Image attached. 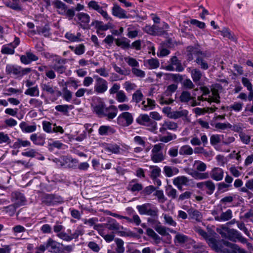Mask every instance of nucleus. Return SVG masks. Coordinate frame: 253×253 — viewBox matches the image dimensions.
I'll list each match as a JSON object with an SVG mask.
<instances>
[{
    "instance_id": "1",
    "label": "nucleus",
    "mask_w": 253,
    "mask_h": 253,
    "mask_svg": "<svg viewBox=\"0 0 253 253\" xmlns=\"http://www.w3.org/2000/svg\"><path fill=\"white\" fill-rule=\"evenodd\" d=\"M209 246L216 253H239L242 249L236 244L215 238L210 239Z\"/></svg>"
},
{
    "instance_id": "2",
    "label": "nucleus",
    "mask_w": 253,
    "mask_h": 253,
    "mask_svg": "<svg viewBox=\"0 0 253 253\" xmlns=\"http://www.w3.org/2000/svg\"><path fill=\"white\" fill-rule=\"evenodd\" d=\"M136 208L140 214L149 215L153 218H148V222L153 223L156 222V219L158 218L159 210L157 207L151 203L138 205Z\"/></svg>"
},
{
    "instance_id": "3",
    "label": "nucleus",
    "mask_w": 253,
    "mask_h": 253,
    "mask_svg": "<svg viewBox=\"0 0 253 253\" xmlns=\"http://www.w3.org/2000/svg\"><path fill=\"white\" fill-rule=\"evenodd\" d=\"M31 71L30 68H22L21 66L16 65L7 64L6 66V73L12 76L14 78H22Z\"/></svg>"
},
{
    "instance_id": "4",
    "label": "nucleus",
    "mask_w": 253,
    "mask_h": 253,
    "mask_svg": "<svg viewBox=\"0 0 253 253\" xmlns=\"http://www.w3.org/2000/svg\"><path fill=\"white\" fill-rule=\"evenodd\" d=\"M217 232L221 236L232 242H236L240 233L233 228L230 229L222 226L220 229H217Z\"/></svg>"
},
{
    "instance_id": "5",
    "label": "nucleus",
    "mask_w": 253,
    "mask_h": 253,
    "mask_svg": "<svg viewBox=\"0 0 253 253\" xmlns=\"http://www.w3.org/2000/svg\"><path fill=\"white\" fill-rule=\"evenodd\" d=\"M136 122L140 125L148 127L151 131L154 132L157 129V122L150 119L147 114H140L136 119Z\"/></svg>"
},
{
    "instance_id": "6",
    "label": "nucleus",
    "mask_w": 253,
    "mask_h": 253,
    "mask_svg": "<svg viewBox=\"0 0 253 253\" xmlns=\"http://www.w3.org/2000/svg\"><path fill=\"white\" fill-rule=\"evenodd\" d=\"M39 249L42 252L48 250L51 253H60L62 252L61 249L60 247V244L51 238H49L46 242L41 245L39 247Z\"/></svg>"
},
{
    "instance_id": "7",
    "label": "nucleus",
    "mask_w": 253,
    "mask_h": 253,
    "mask_svg": "<svg viewBox=\"0 0 253 253\" xmlns=\"http://www.w3.org/2000/svg\"><path fill=\"white\" fill-rule=\"evenodd\" d=\"M42 204L46 206H53L63 202V198L59 196L52 194H44L41 197Z\"/></svg>"
},
{
    "instance_id": "8",
    "label": "nucleus",
    "mask_w": 253,
    "mask_h": 253,
    "mask_svg": "<svg viewBox=\"0 0 253 253\" xmlns=\"http://www.w3.org/2000/svg\"><path fill=\"white\" fill-rule=\"evenodd\" d=\"M67 62V59L63 58L58 55L52 60L53 65L52 68L57 73L62 74L65 72L67 68L65 64Z\"/></svg>"
},
{
    "instance_id": "9",
    "label": "nucleus",
    "mask_w": 253,
    "mask_h": 253,
    "mask_svg": "<svg viewBox=\"0 0 253 253\" xmlns=\"http://www.w3.org/2000/svg\"><path fill=\"white\" fill-rule=\"evenodd\" d=\"M88 7L96 11L106 20H112V18L108 15L107 11L104 9V6H100L98 2L95 0H91L88 3Z\"/></svg>"
},
{
    "instance_id": "10",
    "label": "nucleus",
    "mask_w": 253,
    "mask_h": 253,
    "mask_svg": "<svg viewBox=\"0 0 253 253\" xmlns=\"http://www.w3.org/2000/svg\"><path fill=\"white\" fill-rule=\"evenodd\" d=\"M170 61V64L165 67L166 70L169 71L175 70L179 72L184 71V68L182 65L181 61L176 56H172Z\"/></svg>"
},
{
    "instance_id": "11",
    "label": "nucleus",
    "mask_w": 253,
    "mask_h": 253,
    "mask_svg": "<svg viewBox=\"0 0 253 253\" xmlns=\"http://www.w3.org/2000/svg\"><path fill=\"white\" fill-rule=\"evenodd\" d=\"M94 78L95 79V83L94 87V91L97 93H103L108 89L107 82L98 76H94Z\"/></svg>"
},
{
    "instance_id": "12",
    "label": "nucleus",
    "mask_w": 253,
    "mask_h": 253,
    "mask_svg": "<svg viewBox=\"0 0 253 253\" xmlns=\"http://www.w3.org/2000/svg\"><path fill=\"white\" fill-rule=\"evenodd\" d=\"M118 123L123 126H129L133 121L132 115L128 112H125L120 114L117 119Z\"/></svg>"
},
{
    "instance_id": "13",
    "label": "nucleus",
    "mask_w": 253,
    "mask_h": 253,
    "mask_svg": "<svg viewBox=\"0 0 253 253\" xmlns=\"http://www.w3.org/2000/svg\"><path fill=\"white\" fill-rule=\"evenodd\" d=\"M11 200L13 204L18 207L25 205L26 202V199L24 195L17 191L11 193Z\"/></svg>"
},
{
    "instance_id": "14",
    "label": "nucleus",
    "mask_w": 253,
    "mask_h": 253,
    "mask_svg": "<svg viewBox=\"0 0 253 253\" xmlns=\"http://www.w3.org/2000/svg\"><path fill=\"white\" fill-rule=\"evenodd\" d=\"M104 227L111 231H118L123 229V227L121 226L115 219L110 217L107 218L106 222L104 223Z\"/></svg>"
},
{
    "instance_id": "15",
    "label": "nucleus",
    "mask_w": 253,
    "mask_h": 253,
    "mask_svg": "<svg viewBox=\"0 0 253 253\" xmlns=\"http://www.w3.org/2000/svg\"><path fill=\"white\" fill-rule=\"evenodd\" d=\"M118 109L114 105H111L109 107H106L104 111L103 117H107L108 120H112L117 116Z\"/></svg>"
},
{
    "instance_id": "16",
    "label": "nucleus",
    "mask_w": 253,
    "mask_h": 253,
    "mask_svg": "<svg viewBox=\"0 0 253 253\" xmlns=\"http://www.w3.org/2000/svg\"><path fill=\"white\" fill-rule=\"evenodd\" d=\"M177 127L178 126L176 123L170 121H166L162 124V126L160 128V132L165 134L166 133L167 129L176 130Z\"/></svg>"
},
{
    "instance_id": "17",
    "label": "nucleus",
    "mask_w": 253,
    "mask_h": 253,
    "mask_svg": "<svg viewBox=\"0 0 253 253\" xmlns=\"http://www.w3.org/2000/svg\"><path fill=\"white\" fill-rule=\"evenodd\" d=\"M77 16L79 20L81 22V26L84 29H89L88 23L90 21L89 15L85 13L80 12L79 13Z\"/></svg>"
},
{
    "instance_id": "18",
    "label": "nucleus",
    "mask_w": 253,
    "mask_h": 253,
    "mask_svg": "<svg viewBox=\"0 0 253 253\" xmlns=\"http://www.w3.org/2000/svg\"><path fill=\"white\" fill-rule=\"evenodd\" d=\"M112 13L114 16L121 19L127 18L126 11L116 3L114 4L112 9Z\"/></svg>"
},
{
    "instance_id": "19",
    "label": "nucleus",
    "mask_w": 253,
    "mask_h": 253,
    "mask_svg": "<svg viewBox=\"0 0 253 253\" xmlns=\"http://www.w3.org/2000/svg\"><path fill=\"white\" fill-rule=\"evenodd\" d=\"M206 53L204 52L203 55H200L196 57L195 61L199 67L204 70H206L209 68V64L206 59Z\"/></svg>"
},
{
    "instance_id": "20",
    "label": "nucleus",
    "mask_w": 253,
    "mask_h": 253,
    "mask_svg": "<svg viewBox=\"0 0 253 253\" xmlns=\"http://www.w3.org/2000/svg\"><path fill=\"white\" fill-rule=\"evenodd\" d=\"M109 25V23L104 24L103 22L101 21L94 20L91 22L90 25L95 26V28L96 29V33L98 35H99L100 31H106L110 29V26Z\"/></svg>"
},
{
    "instance_id": "21",
    "label": "nucleus",
    "mask_w": 253,
    "mask_h": 253,
    "mask_svg": "<svg viewBox=\"0 0 253 253\" xmlns=\"http://www.w3.org/2000/svg\"><path fill=\"white\" fill-rule=\"evenodd\" d=\"M106 107L104 102L100 100L96 104L93 106V111L98 117L102 118L104 114V111Z\"/></svg>"
},
{
    "instance_id": "22",
    "label": "nucleus",
    "mask_w": 253,
    "mask_h": 253,
    "mask_svg": "<svg viewBox=\"0 0 253 253\" xmlns=\"http://www.w3.org/2000/svg\"><path fill=\"white\" fill-rule=\"evenodd\" d=\"M224 172L222 169L219 168H213L210 173L211 177L217 181L223 179Z\"/></svg>"
},
{
    "instance_id": "23",
    "label": "nucleus",
    "mask_w": 253,
    "mask_h": 253,
    "mask_svg": "<svg viewBox=\"0 0 253 253\" xmlns=\"http://www.w3.org/2000/svg\"><path fill=\"white\" fill-rule=\"evenodd\" d=\"M41 86L42 91L44 92L47 94L53 95L56 94V87L54 86L49 82L41 84Z\"/></svg>"
},
{
    "instance_id": "24",
    "label": "nucleus",
    "mask_w": 253,
    "mask_h": 253,
    "mask_svg": "<svg viewBox=\"0 0 253 253\" xmlns=\"http://www.w3.org/2000/svg\"><path fill=\"white\" fill-rule=\"evenodd\" d=\"M104 151L112 154H118L120 153L121 149L120 146L116 143L106 144L104 147Z\"/></svg>"
},
{
    "instance_id": "25",
    "label": "nucleus",
    "mask_w": 253,
    "mask_h": 253,
    "mask_svg": "<svg viewBox=\"0 0 253 253\" xmlns=\"http://www.w3.org/2000/svg\"><path fill=\"white\" fill-rule=\"evenodd\" d=\"M115 132V128L109 126H101L98 129V133L100 135H109Z\"/></svg>"
},
{
    "instance_id": "26",
    "label": "nucleus",
    "mask_w": 253,
    "mask_h": 253,
    "mask_svg": "<svg viewBox=\"0 0 253 253\" xmlns=\"http://www.w3.org/2000/svg\"><path fill=\"white\" fill-rule=\"evenodd\" d=\"M168 79L171 80L173 82L178 84L182 83L184 77L185 75H180L179 74L166 73L164 74Z\"/></svg>"
},
{
    "instance_id": "27",
    "label": "nucleus",
    "mask_w": 253,
    "mask_h": 253,
    "mask_svg": "<svg viewBox=\"0 0 253 253\" xmlns=\"http://www.w3.org/2000/svg\"><path fill=\"white\" fill-rule=\"evenodd\" d=\"M187 212L191 218L195 219L198 222L202 221V214L198 210L191 208L187 211Z\"/></svg>"
},
{
    "instance_id": "28",
    "label": "nucleus",
    "mask_w": 253,
    "mask_h": 253,
    "mask_svg": "<svg viewBox=\"0 0 253 253\" xmlns=\"http://www.w3.org/2000/svg\"><path fill=\"white\" fill-rule=\"evenodd\" d=\"M191 239L187 236L179 233H177L174 239L175 244H182L187 242L191 243Z\"/></svg>"
},
{
    "instance_id": "29",
    "label": "nucleus",
    "mask_w": 253,
    "mask_h": 253,
    "mask_svg": "<svg viewBox=\"0 0 253 253\" xmlns=\"http://www.w3.org/2000/svg\"><path fill=\"white\" fill-rule=\"evenodd\" d=\"M19 126L22 131L26 133H31L36 130L37 126L35 124L29 126L25 122H22L20 124Z\"/></svg>"
},
{
    "instance_id": "30",
    "label": "nucleus",
    "mask_w": 253,
    "mask_h": 253,
    "mask_svg": "<svg viewBox=\"0 0 253 253\" xmlns=\"http://www.w3.org/2000/svg\"><path fill=\"white\" fill-rule=\"evenodd\" d=\"M31 140L36 145H43L45 143L44 138L42 135H38L36 133L32 134L30 136Z\"/></svg>"
},
{
    "instance_id": "31",
    "label": "nucleus",
    "mask_w": 253,
    "mask_h": 253,
    "mask_svg": "<svg viewBox=\"0 0 253 253\" xmlns=\"http://www.w3.org/2000/svg\"><path fill=\"white\" fill-rule=\"evenodd\" d=\"M232 211L230 209H228L226 211L222 212L220 215V217H217L218 221H226L231 219L232 217Z\"/></svg>"
},
{
    "instance_id": "32",
    "label": "nucleus",
    "mask_w": 253,
    "mask_h": 253,
    "mask_svg": "<svg viewBox=\"0 0 253 253\" xmlns=\"http://www.w3.org/2000/svg\"><path fill=\"white\" fill-rule=\"evenodd\" d=\"M147 235L151 238L155 242L156 244H158L161 243L162 238L160 237L152 229L148 228L146 230Z\"/></svg>"
},
{
    "instance_id": "33",
    "label": "nucleus",
    "mask_w": 253,
    "mask_h": 253,
    "mask_svg": "<svg viewBox=\"0 0 253 253\" xmlns=\"http://www.w3.org/2000/svg\"><path fill=\"white\" fill-rule=\"evenodd\" d=\"M186 52H191L192 54L198 56L200 55H203L204 52L202 51L200 49V46L198 44L195 46L189 45L186 48Z\"/></svg>"
},
{
    "instance_id": "34",
    "label": "nucleus",
    "mask_w": 253,
    "mask_h": 253,
    "mask_svg": "<svg viewBox=\"0 0 253 253\" xmlns=\"http://www.w3.org/2000/svg\"><path fill=\"white\" fill-rule=\"evenodd\" d=\"M188 173L196 179H205L209 177L208 172L201 173L197 170H193Z\"/></svg>"
},
{
    "instance_id": "35",
    "label": "nucleus",
    "mask_w": 253,
    "mask_h": 253,
    "mask_svg": "<svg viewBox=\"0 0 253 253\" xmlns=\"http://www.w3.org/2000/svg\"><path fill=\"white\" fill-rule=\"evenodd\" d=\"M50 28L46 24L43 27H37V33L39 35L42 34L45 37H49L50 35Z\"/></svg>"
},
{
    "instance_id": "36",
    "label": "nucleus",
    "mask_w": 253,
    "mask_h": 253,
    "mask_svg": "<svg viewBox=\"0 0 253 253\" xmlns=\"http://www.w3.org/2000/svg\"><path fill=\"white\" fill-rule=\"evenodd\" d=\"M143 188V185L139 183H135L133 184H128L126 187L127 190L132 193L139 192L140 191L141 192Z\"/></svg>"
},
{
    "instance_id": "37",
    "label": "nucleus",
    "mask_w": 253,
    "mask_h": 253,
    "mask_svg": "<svg viewBox=\"0 0 253 253\" xmlns=\"http://www.w3.org/2000/svg\"><path fill=\"white\" fill-rule=\"evenodd\" d=\"M53 4L56 8L60 9V11H59V14L62 15L65 14L67 6L64 3L60 0H55L53 2Z\"/></svg>"
},
{
    "instance_id": "38",
    "label": "nucleus",
    "mask_w": 253,
    "mask_h": 253,
    "mask_svg": "<svg viewBox=\"0 0 253 253\" xmlns=\"http://www.w3.org/2000/svg\"><path fill=\"white\" fill-rule=\"evenodd\" d=\"M143 105L142 109L147 111L153 109L155 106V102L154 100L150 98H147V102L143 101L142 102Z\"/></svg>"
},
{
    "instance_id": "39",
    "label": "nucleus",
    "mask_w": 253,
    "mask_h": 253,
    "mask_svg": "<svg viewBox=\"0 0 253 253\" xmlns=\"http://www.w3.org/2000/svg\"><path fill=\"white\" fill-rule=\"evenodd\" d=\"M164 171L166 176L171 177L173 175L178 173L179 170L177 168H171V167L166 166L164 168Z\"/></svg>"
},
{
    "instance_id": "40",
    "label": "nucleus",
    "mask_w": 253,
    "mask_h": 253,
    "mask_svg": "<svg viewBox=\"0 0 253 253\" xmlns=\"http://www.w3.org/2000/svg\"><path fill=\"white\" fill-rule=\"evenodd\" d=\"M158 26L153 25L152 26L146 25L143 28V31L151 35H157L158 34Z\"/></svg>"
},
{
    "instance_id": "41",
    "label": "nucleus",
    "mask_w": 253,
    "mask_h": 253,
    "mask_svg": "<svg viewBox=\"0 0 253 253\" xmlns=\"http://www.w3.org/2000/svg\"><path fill=\"white\" fill-rule=\"evenodd\" d=\"M13 47V43H10L2 46L1 52L4 54H13L15 50Z\"/></svg>"
},
{
    "instance_id": "42",
    "label": "nucleus",
    "mask_w": 253,
    "mask_h": 253,
    "mask_svg": "<svg viewBox=\"0 0 253 253\" xmlns=\"http://www.w3.org/2000/svg\"><path fill=\"white\" fill-rule=\"evenodd\" d=\"M116 44L124 49L128 48L130 47V41L126 38L123 39H118L116 40Z\"/></svg>"
},
{
    "instance_id": "43",
    "label": "nucleus",
    "mask_w": 253,
    "mask_h": 253,
    "mask_svg": "<svg viewBox=\"0 0 253 253\" xmlns=\"http://www.w3.org/2000/svg\"><path fill=\"white\" fill-rule=\"evenodd\" d=\"M25 94L30 95L31 96H39L40 91L38 85L29 87L25 91Z\"/></svg>"
},
{
    "instance_id": "44",
    "label": "nucleus",
    "mask_w": 253,
    "mask_h": 253,
    "mask_svg": "<svg viewBox=\"0 0 253 253\" xmlns=\"http://www.w3.org/2000/svg\"><path fill=\"white\" fill-rule=\"evenodd\" d=\"M31 145V143L28 140H23L20 138L17 139L14 143L12 147L14 149L20 148L21 147H27Z\"/></svg>"
},
{
    "instance_id": "45",
    "label": "nucleus",
    "mask_w": 253,
    "mask_h": 253,
    "mask_svg": "<svg viewBox=\"0 0 253 253\" xmlns=\"http://www.w3.org/2000/svg\"><path fill=\"white\" fill-rule=\"evenodd\" d=\"M191 77L194 83L199 82L202 77V73L198 69H194L191 71Z\"/></svg>"
},
{
    "instance_id": "46",
    "label": "nucleus",
    "mask_w": 253,
    "mask_h": 253,
    "mask_svg": "<svg viewBox=\"0 0 253 253\" xmlns=\"http://www.w3.org/2000/svg\"><path fill=\"white\" fill-rule=\"evenodd\" d=\"M150 168L151 169L150 177L152 179H155L160 176L161 170L159 167L157 166H151Z\"/></svg>"
},
{
    "instance_id": "47",
    "label": "nucleus",
    "mask_w": 253,
    "mask_h": 253,
    "mask_svg": "<svg viewBox=\"0 0 253 253\" xmlns=\"http://www.w3.org/2000/svg\"><path fill=\"white\" fill-rule=\"evenodd\" d=\"M73 108V105H58L55 106V109L56 111L67 114L69 109Z\"/></svg>"
},
{
    "instance_id": "48",
    "label": "nucleus",
    "mask_w": 253,
    "mask_h": 253,
    "mask_svg": "<svg viewBox=\"0 0 253 253\" xmlns=\"http://www.w3.org/2000/svg\"><path fill=\"white\" fill-rule=\"evenodd\" d=\"M193 153V149L187 145L181 147L179 149V154L181 155H191Z\"/></svg>"
},
{
    "instance_id": "49",
    "label": "nucleus",
    "mask_w": 253,
    "mask_h": 253,
    "mask_svg": "<svg viewBox=\"0 0 253 253\" xmlns=\"http://www.w3.org/2000/svg\"><path fill=\"white\" fill-rule=\"evenodd\" d=\"M69 48L78 55L84 54L85 51V46L83 44H80L76 47L70 46Z\"/></svg>"
},
{
    "instance_id": "50",
    "label": "nucleus",
    "mask_w": 253,
    "mask_h": 253,
    "mask_svg": "<svg viewBox=\"0 0 253 253\" xmlns=\"http://www.w3.org/2000/svg\"><path fill=\"white\" fill-rule=\"evenodd\" d=\"M188 112L186 110L173 111L171 113V118L176 119L182 117H187Z\"/></svg>"
},
{
    "instance_id": "51",
    "label": "nucleus",
    "mask_w": 253,
    "mask_h": 253,
    "mask_svg": "<svg viewBox=\"0 0 253 253\" xmlns=\"http://www.w3.org/2000/svg\"><path fill=\"white\" fill-rule=\"evenodd\" d=\"M167 136H163L160 137V141L164 143H168L176 138V135L168 132H166Z\"/></svg>"
},
{
    "instance_id": "52",
    "label": "nucleus",
    "mask_w": 253,
    "mask_h": 253,
    "mask_svg": "<svg viewBox=\"0 0 253 253\" xmlns=\"http://www.w3.org/2000/svg\"><path fill=\"white\" fill-rule=\"evenodd\" d=\"M192 99L190 93L188 91H182L179 100L182 103H187Z\"/></svg>"
},
{
    "instance_id": "53",
    "label": "nucleus",
    "mask_w": 253,
    "mask_h": 253,
    "mask_svg": "<svg viewBox=\"0 0 253 253\" xmlns=\"http://www.w3.org/2000/svg\"><path fill=\"white\" fill-rule=\"evenodd\" d=\"M194 166L196 169V170L200 172H204L207 169L206 164L200 161H195L194 162Z\"/></svg>"
},
{
    "instance_id": "54",
    "label": "nucleus",
    "mask_w": 253,
    "mask_h": 253,
    "mask_svg": "<svg viewBox=\"0 0 253 253\" xmlns=\"http://www.w3.org/2000/svg\"><path fill=\"white\" fill-rule=\"evenodd\" d=\"M70 158L67 156H62L59 159H56V163L57 164L61 167H67V165L68 162H70Z\"/></svg>"
},
{
    "instance_id": "55",
    "label": "nucleus",
    "mask_w": 253,
    "mask_h": 253,
    "mask_svg": "<svg viewBox=\"0 0 253 253\" xmlns=\"http://www.w3.org/2000/svg\"><path fill=\"white\" fill-rule=\"evenodd\" d=\"M188 182V178L184 176H178L173 180L174 185H186Z\"/></svg>"
},
{
    "instance_id": "56",
    "label": "nucleus",
    "mask_w": 253,
    "mask_h": 253,
    "mask_svg": "<svg viewBox=\"0 0 253 253\" xmlns=\"http://www.w3.org/2000/svg\"><path fill=\"white\" fill-rule=\"evenodd\" d=\"M154 229L159 234L162 236L169 235V233H167V228L161 225L160 222H158V223L154 226Z\"/></svg>"
},
{
    "instance_id": "57",
    "label": "nucleus",
    "mask_w": 253,
    "mask_h": 253,
    "mask_svg": "<svg viewBox=\"0 0 253 253\" xmlns=\"http://www.w3.org/2000/svg\"><path fill=\"white\" fill-rule=\"evenodd\" d=\"M166 191L168 196L171 199H174L177 197V191L176 189H174L172 186L169 185L168 187H167Z\"/></svg>"
},
{
    "instance_id": "58",
    "label": "nucleus",
    "mask_w": 253,
    "mask_h": 253,
    "mask_svg": "<svg viewBox=\"0 0 253 253\" xmlns=\"http://www.w3.org/2000/svg\"><path fill=\"white\" fill-rule=\"evenodd\" d=\"M205 187L207 189V191H206L207 194L210 195L213 194L215 186L214 183L211 180H209L206 181Z\"/></svg>"
},
{
    "instance_id": "59",
    "label": "nucleus",
    "mask_w": 253,
    "mask_h": 253,
    "mask_svg": "<svg viewBox=\"0 0 253 253\" xmlns=\"http://www.w3.org/2000/svg\"><path fill=\"white\" fill-rule=\"evenodd\" d=\"M156 189V188L154 186L149 185L143 189L140 194L143 196H147L151 194Z\"/></svg>"
},
{
    "instance_id": "60",
    "label": "nucleus",
    "mask_w": 253,
    "mask_h": 253,
    "mask_svg": "<svg viewBox=\"0 0 253 253\" xmlns=\"http://www.w3.org/2000/svg\"><path fill=\"white\" fill-rule=\"evenodd\" d=\"M115 241L117 245V252L118 253H123L125 251V248L124 247V241L119 238L115 239Z\"/></svg>"
},
{
    "instance_id": "61",
    "label": "nucleus",
    "mask_w": 253,
    "mask_h": 253,
    "mask_svg": "<svg viewBox=\"0 0 253 253\" xmlns=\"http://www.w3.org/2000/svg\"><path fill=\"white\" fill-rule=\"evenodd\" d=\"M151 158L153 162L154 163H159L163 161L165 159V157L163 153H159L155 154H152Z\"/></svg>"
},
{
    "instance_id": "62",
    "label": "nucleus",
    "mask_w": 253,
    "mask_h": 253,
    "mask_svg": "<svg viewBox=\"0 0 253 253\" xmlns=\"http://www.w3.org/2000/svg\"><path fill=\"white\" fill-rule=\"evenodd\" d=\"M131 72L135 77L139 78H144L146 75L145 72L144 71L137 68H132Z\"/></svg>"
},
{
    "instance_id": "63",
    "label": "nucleus",
    "mask_w": 253,
    "mask_h": 253,
    "mask_svg": "<svg viewBox=\"0 0 253 253\" xmlns=\"http://www.w3.org/2000/svg\"><path fill=\"white\" fill-rule=\"evenodd\" d=\"M63 146V144L60 142L59 141L56 140L53 141L52 143H49L48 144V149L51 152L53 150L54 148L60 149Z\"/></svg>"
},
{
    "instance_id": "64",
    "label": "nucleus",
    "mask_w": 253,
    "mask_h": 253,
    "mask_svg": "<svg viewBox=\"0 0 253 253\" xmlns=\"http://www.w3.org/2000/svg\"><path fill=\"white\" fill-rule=\"evenodd\" d=\"M42 128L43 130L47 133L53 132V125L47 121L42 122Z\"/></svg>"
}]
</instances>
